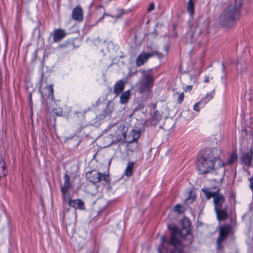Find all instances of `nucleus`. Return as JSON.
Masks as SVG:
<instances>
[{
    "label": "nucleus",
    "instance_id": "f257e3e1",
    "mask_svg": "<svg viewBox=\"0 0 253 253\" xmlns=\"http://www.w3.org/2000/svg\"><path fill=\"white\" fill-rule=\"evenodd\" d=\"M170 239L167 241L165 236L161 237V244L158 248L159 253H185L184 246L179 238H176L178 230L176 227L169 228Z\"/></svg>",
    "mask_w": 253,
    "mask_h": 253
},
{
    "label": "nucleus",
    "instance_id": "f03ea898",
    "mask_svg": "<svg viewBox=\"0 0 253 253\" xmlns=\"http://www.w3.org/2000/svg\"><path fill=\"white\" fill-rule=\"evenodd\" d=\"M242 6L241 0H236L234 3L228 5L219 16L220 24L226 27L234 25L240 18Z\"/></svg>",
    "mask_w": 253,
    "mask_h": 253
},
{
    "label": "nucleus",
    "instance_id": "7ed1b4c3",
    "mask_svg": "<svg viewBox=\"0 0 253 253\" xmlns=\"http://www.w3.org/2000/svg\"><path fill=\"white\" fill-rule=\"evenodd\" d=\"M220 150L217 148L207 149L197 162V169L200 174L210 172L215 161L219 162Z\"/></svg>",
    "mask_w": 253,
    "mask_h": 253
},
{
    "label": "nucleus",
    "instance_id": "20e7f679",
    "mask_svg": "<svg viewBox=\"0 0 253 253\" xmlns=\"http://www.w3.org/2000/svg\"><path fill=\"white\" fill-rule=\"evenodd\" d=\"M204 31L202 30L197 24L189 26L184 37L185 42L186 43H193L197 40L199 36Z\"/></svg>",
    "mask_w": 253,
    "mask_h": 253
},
{
    "label": "nucleus",
    "instance_id": "39448f33",
    "mask_svg": "<svg viewBox=\"0 0 253 253\" xmlns=\"http://www.w3.org/2000/svg\"><path fill=\"white\" fill-rule=\"evenodd\" d=\"M110 135L118 141L126 139V129L123 124H116L111 126L110 129Z\"/></svg>",
    "mask_w": 253,
    "mask_h": 253
},
{
    "label": "nucleus",
    "instance_id": "423d86ee",
    "mask_svg": "<svg viewBox=\"0 0 253 253\" xmlns=\"http://www.w3.org/2000/svg\"><path fill=\"white\" fill-rule=\"evenodd\" d=\"M231 226L229 225L221 226L219 231V236L216 241V249L221 250L223 248V242L226 240L228 236L231 233Z\"/></svg>",
    "mask_w": 253,
    "mask_h": 253
},
{
    "label": "nucleus",
    "instance_id": "0eeeda50",
    "mask_svg": "<svg viewBox=\"0 0 253 253\" xmlns=\"http://www.w3.org/2000/svg\"><path fill=\"white\" fill-rule=\"evenodd\" d=\"M150 71H144V80L139 84V91L140 93L148 91L153 85L154 78Z\"/></svg>",
    "mask_w": 253,
    "mask_h": 253
},
{
    "label": "nucleus",
    "instance_id": "6e6552de",
    "mask_svg": "<svg viewBox=\"0 0 253 253\" xmlns=\"http://www.w3.org/2000/svg\"><path fill=\"white\" fill-rule=\"evenodd\" d=\"M155 55H156L159 58H162L165 56V54L159 53L156 51H152L149 53L142 52L136 58V65L137 66L142 65L150 57H152Z\"/></svg>",
    "mask_w": 253,
    "mask_h": 253
},
{
    "label": "nucleus",
    "instance_id": "1a4fd4ad",
    "mask_svg": "<svg viewBox=\"0 0 253 253\" xmlns=\"http://www.w3.org/2000/svg\"><path fill=\"white\" fill-rule=\"evenodd\" d=\"M224 164L219 160V167L211 171L210 173L212 174L213 180L217 183H221L223 177L224 175L225 169Z\"/></svg>",
    "mask_w": 253,
    "mask_h": 253
},
{
    "label": "nucleus",
    "instance_id": "9d476101",
    "mask_svg": "<svg viewBox=\"0 0 253 253\" xmlns=\"http://www.w3.org/2000/svg\"><path fill=\"white\" fill-rule=\"evenodd\" d=\"M181 224L182 227L180 230H179L176 226H172V227H176L178 230L176 238H178L179 237L183 238L190 233V221L187 218H183L181 220ZM169 228H172V227L169 225Z\"/></svg>",
    "mask_w": 253,
    "mask_h": 253
},
{
    "label": "nucleus",
    "instance_id": "9b49d317",
    "mask_svg": "<svg viewBox=\"0 0 253 253\" xmlns=\"http://www.w3.org/2000/svg\"><path fill=\"white\" fill-rule=\"evenodd\" d=\"M162 116L160 112L156 110L154 112L153 114L152 115L151 117L150 118L147 120H145V119H143L141 118V120L142 122H144L145 125L146 126H156L160 121L162 120Z\"/></svg>",
    "mask_w": 253,
    "mask_h": 253
},
{
    "label": "nucleus",
    "instance_id": "f8f14e48",
    "mask_svg": "<svg viewBox=\"0 0 253 253\" xmlns=\"http://www.w3.org/2000/svg\"><path fill=\"white\" fill-rule=\"evenodd\" d=\"M102 173L96 170L89 171L86 173V177L90 182L96 183L102 179Z\"/></svg>",
    "mask_w": 253,
    "mask_h": 253
},
{
    "label": "nucleus",
    "instance_id": "ddd939ff",
    "mask_svg": "<svg viewBox=\"0 0 253 253\" xmlns=\"http://www.w3.org/2000/svg\"><path fill=\"white\" fill-rule=\"evenodd\" d=\"M253 160V152L251 149L248 152H243L240 157L241 163L245 164L247 166H251Z\"/></svg>",
    "mask_w": 253,
    "mask_h": 253
},
{
    "label": "nucleus",
    "instance_id": "4468645a",
    "mask_svg": "<svg viewBox=\"0 0 253 253\" xmlns=\"http://www.w3.org/2000/svg\"><path fill=\"white\" fill-rule=\"evenodd\" d=\"M114 110V104L111 101H109L105 108L103 110L102 113L97 116L99 119H103L107 116H110Z\"/></svg>",
    "mask_w": 253,
    "mask_h": 253
},
{
    "label": "nucleus",
    "instance_id": "2eb2a0df",
    "mask_svg": "<svg viewBox=\"0 0 253 253\" xmlns=\"http://www.w3.org/2000/svg\"><path fill=\"white\" fill-rule=\"evenodd\" d=\"M225 198L219 191L218 193H216V195L213 199L214 209L223 208V206Z\"/></svg>",
    "mask_w": 253,
    "mask_h": 253
},
{
    "label": "nucleus",
    "instance_id": "dca6fc26",
    "mask_svg": "<svg viewBox=\"0 0 253 253\" xmlns=\"http://www.w3.org/2000/svg\"><path fill=\"white\" fill-rule=\"evenodd\" d=\"M174 120L170 118H166L165 119L163 124L159 126V127L164 129L166 131H169L174 127Z\"/></svg>",
    "mask_w": 253,
    "mask_h": 253
},
{
    "label": "nucleus",
    "instance_id": "f3484780",
    "mask_svg": "<svg viewBox=\"0 0 253 253\" xmlns=\"http://www.w3.org/2000/svg\"><path fill=\"white\" fill-rule=\"evenodd\" d=\"M217 218L219 221L225 220L228 216L227 212V206H225L223 208L215 209Z\"/></svg>",
    "mask_w": 253,
    "mask_h": 253
},
{
    "label": "nucleus",
    "instance_id": "a211bd4d",
    "mask_svg": "<svg viewBox=\"0 0 253 253\" xmlns=\"http://www.w3.org/2000/svg\"><path fill=\"white\" fill-rule=\"evenodd\" d=\"M72 18L75 20L81 21L83 20V11L81 7H77L73 10Z\"/></svg>",
    "mask_w": 253,
    "mask_h": 253
},
{
    "label": "nucleus",
    "instance_id": "6ab92c4d",
    "mask_svg": "<svg viewBox=\"0 0 253 253\" xmlns=\"http://www.w3.org/2000/svg\"><path fill=\"white\" fill-rule=\"evenodd\" d=\"M66 36L65 31L61 29H56L53 33V41L57 42L60 41Z\"/></svg>",
    "mask_w": 253,
    "mask_h": 253
},
{
    "label": "nucleus",
    "instance_id": "aec40b11",
    "mask_svg": "<svg viewBox=\"0 0 253 253\" xmlns=\"http://www.w3.org/2000/svg\"><path fill=\"white\" fill-rule=\"evenodd\" d=\"M69 205L76 209L83 210L84 209V202L80 199L69 201Z\"/></svg>",
    "mask_w": 253,
    "mask_h": 253
},
{
    "label": "nucleus",
    "instance_id": "412c9836",
    "mask_svg": "<svg viewBox=\"0 0 253 253\" xmlns=\"http://www.w3.org/2000/svg\"><path fill=\"white\" fill-rule=\"evenodd\" d=\"M125 84V82L122 80L118 81L114 85V93L118 95L124 90Z\"/></svg>",
    "mask_w": 253,
    "mask_h": 253
},
{
    "label": "nucleus",
    "instance_id": "4be33fe9",
    "mask_svg": "<svg viewBox=\"0 0 253 253\" xmlns=\"http://www.w3.org/2000/svg\"><path fill=\"white\" fill-rule=\"evenodd\" d=\"M64 183L63 186H61V190L62 193L67 192L68 190L70 187V177L67 174H65L64 176Z\"/></svg>",
    "mask_w": 253,
    "mask_h": 253
},
{
    "label": "nucleus",
    "instance_id": "5701e85b",
    "mask_svg": "<svg viewBox=\"0 0 253 253\" xmlns=\"http://www.w3.org/2000/svg\"><path fill=\"white\" fill-rule=\"evenodd\" d=\"M130 96V91L126 90L122 93L120 96V102L122 104H126L129 100Z\"/></svg>",
    "mask_w": 253,
    "mask_h": 253
},
{
    "label": "nucleus",
    "instance_id": "b1692460",
    "mask_svg": "<svg viewBox=\"0 0 253 253\" xmlns=\"http://www.w3.org/2000/svg\"><path fill=\"white\" fill-rule=\"evenodd\" d=\"M181 115L183 118L185 119L187 121L192 120L196 116L190 110L182 111L181 113Z\"/></svg>",
    "mask_w": 253,
    "mask_h": 253
},
{
    "label": "nucleus",
    "instance_id": "393cba45",
    "mask_svg": "<svg viewBox=\"0 0 253 253\" xmlns=\"http://www.w3.org/2000/svg\"><path fill=\"white\" fill-rule=\"evenodd\" d=\"M7 170L6 169L5 162L0 156V178L5 176L6 175Z\"/></svg>",
    "mask_w": 253,
    "mask_h": 253
},
{
    "label": "nucleus",
    "instance_id": "a878e982",
    "mask_svg": "<svg viewBox=\"0 0 253 253\" xmlns=\"http://www.w3.org/2000/svg\"><path fill=\"white\" fill-rule=\"evenodd\" d=\"M202 191L204 193L207 199H210L211 197H213L214 199L216 195V193H218V192L219 191V190L218 189L215 192H211L209 191L208 189H202Z\"/></svg>",
    "mask_w": 253,
    "mask_h": 253
},
{
    "label": "nucleus",
    "instance_id": "bb28decb",
    "mask_svg": "<svg viewBox=\"0 0 253 253\" xmlns=\"http://www.w3.org/2000/svg\"><path fill=\"white\" fill-rule=\"evenodd\" d=\"M133 166V162H130L128 164L125 171V174L127 176H130L132 175Z\"/></svg>",
    "mask_w": 253,
    "mask_h": 253
},
{
    "label": "nucleus",
    "instance_id": "cd10ccee",
    "mask_svg": "<svg viewBox=\"0 0 253 253\" xmlns=\"http://www.w3.org/2000/svg\"><path fill=\"white\" fill-rule=\"evenodd\" d=\"M184 93L182 92L181 93H179L176 92L173 95V97L174 98H177V101L178 103H180L182 102L184 99Z\"/></svg>",
    "mask_w": 253,
    "mask_h": 253
},
{
    "label": "nucleus",
    "instance_id": "c85d7f7f",
    "mask_svg": "<svg viewBox=\"0 0 253 253\" xmlns=\"http://www.w3.org/2000/svg\"><path fill=\"white\" fill-rule=\"evenodd\" d=\"M173 211L176 212L181 214L184 212V209L181 205L178 204L174 206Z\"/></svg>",
    "mask_w": 253,
    "mask_h": 253
},
{
    "label": "nucleus",
    "instance_id": "c756f323",
    "mask_svg": "<svg viewBox=\"0 0 253 253\" xmlns=\"http://www.w3.org/2000/svg\"><path fill=\"white\" fill-rule=\"evenodd\" d=\"M237 159V155L236 153H232L227 161V164L231 165Z\"/></svg>",
    "mask_w": 253,
    "mask_h": 253
},
{
    "label": "nucleus",
    "instance_id": "7c9ffc66",
    "mask_svg": "<svg viewBox=\"0 0 253 253\" xmlns=\"http://www.w3.org/2000/svg\"><path fill=\"white\" fill-rule=\"evenodd\" d=\"M187 10L190 14L192 15L194 12V3L193 0H189L187 6Z\"/></svg>",
    "mask_w": 253,
    "mask_h": 253
},
{
    "label": "nucleus",
    "instance_id": "2f4dec72",
    "mask_svg": "<svg viewBox=\"0 0 253 253\" xmlns=\"http://www.w3.org/2000/svg\"><path fill=\"white\" fill-rule=\"evenodd\" d=\"M212 97L213 96L211 92L208 93L207 94L206 96L201 100V101L202 102H204V104H206L210 100H211Z\"/></svg>",
    "mask_w": 253,
    "mask_h": 253
},
{
    "label": "nucleus",
    "instance_id": "473e14b6",
    "mask_svg": "<svg viewBox=\"0 0 253 253\" xmlns=\"http://www.w3.org/2000/svg\"><path fill=\"white\" fill-rule=\"evenodd\" d=\"M131 135L133 137V140L130 141L132 142V141L136 140L138 139L140 136V131L138 130H133L131 132Z\"/></svg>",
    "mask_w": 253,
    "mask_h": 253
},
{
    "label": "nucleus",
    "instance_id": "72a5a7b5",
    "mask_svg": "<svg viewBox=\"0 0 253 253\" xmlns=\"http://www.w3.org/2000/svg\"><path fill=\"white\" fill-rule=\"evenodd\" d=\"M245 97L249 101H253V90H250L245 94Z\"/></svg>",
    "mask_w": 253,
    "mask_h": 253
},
{
    "label": "nucleus",
    "instance_id": "f704fd0d",
    "mask_svg": "<svg viewBox=\"0 0 253 253\" xmlns=\"http://www.w3.org/2000/svg\"><path fill=\"white\" fill-rule=\"evenodd\" d=\"M46 89L49 91V96H51V97H52L53 95V84H50L49 86H47Z\"/></svg>",
    "mask_w": 253,
    "mask_h": 253
},
{
    "label": "nucleus",
    "instance_id": "c9c22d12",
    "mask_svg": "<svg viewBox=\"0 0 253 253\" xmlns=\"http://www.w3.org/2000/svg\"><path fill=\"white\" fill-rule=\"evenodd\" d=\"M202 102L200 101L195 103L194 104V105L193 106V109L195 111H196L197 112H199L200 110L199 106L202 104Z\"/></svg>",
    "mask_w": 253,
    "mask_h": 253
},
{
    "label": "nucleus",
    "instance_id": "e433bc0d",
    "mask_svg": "<svg viewBox=\"0 0 253 253\" xmlns=\"http://www.w3.org/2000/svg\"><path fill=\"white\" fill-rule=\"evenodd\" d=\"M62 193L63 194V198H64V201L68 203V204H69V201H72V200L70 199V198L69 196V195L67 194V192Z\"/></svg>",
    "mask_w": 253,
    "mask_h": 253
},
{
    "label": "nucleus",
    "instance_id": "4c0bfd02",
    "mask_svg": "<svg viewBox=\"0 0 253 253\" xmlns=\"http://www.w3.org/2000/svg\"><path fill=\"white\" fill-rule=\"evenodd\" d=\"M194 199H195V197L194 196L192 197V198H191V197L189 196V197H188L187 198H186L185 200V202L187 204H190V203L193 202V201H194Z\"/></svg>",
    "mask_w": 253,
    "mask_h": 253
},
{
    "label": "nucleus",
    "instance_id": "58836bf2",
    "mask_svg": "<svg viewBox=\"0 0 253 253\" xmlns=\"http://www.w3.org/2000/svg\"><path fill=\"white\" fill-rule=\"evenodd\" d=\"M154 7L155 6L154 4L153 3H150V4L149 5V7L147 8L148 11H151L153 10L154 9Z\"/></svg>",
    "mask_w": 253,
    "mask_h": 253
},
{
    "label": "nucleus",
    "instance_id": "ea45409f",
    "mask_svg": "<svg viewBox=\"0 0 253 253\" xmlns=\"http://www.w3.org/2000/svg\"><path fill=\"white\" fill-rule=\"evenodd\" d=\"M102 179L104 180L106 182H108V179H109V177L106 174H102Z\"/></svg>",
    "mask_w": 253,
    "mask_h": 253
},
{
    "label": "nucleus",
    "instance_id": "a19ab883",
    "mask_svg": "<svg viewBox=\"0 0 253 253\" xmlns=\"http://www.w3.org/2000/svg\"><path fill=\"white\" fill-rule=\"evenodd\" d=\"M165 51V55L167 54L168 51H169V46L167 44L165 45L164 47Z\"/></svg>",
    "mask_w": 253,
    "mask_h": 253
},
{
    "label": "nucleus",
    "instance_id": "79ce46f5",
    "mask_svg": "<svg viewBox=\"0 0 253 253\" xmlns=\"http://www.w3.org/2000/svg\"><path fill=\"white\" fill-rule=\"evenodd\" d=\"M38 31V32H39V34H38V37L39 38L40 35V30L37 27L35 29H34V32H35L36 31Z\"/></svg>",
    "mask_w": 253,
    "mask_h": 253
},
{
    "label": "nucleus",
    "instance_id": "37998d69",
    "mask_svg": "<svg viewBox=\"0 0 253 253\" xmlns=\"http://www.w3.org/2000/svg\"><path fill=\"white\" fill-rule=\"evenodd\" d=\"M205 82L206 83H208L209 82V77H206V79L205 80Z\"/></svg>",
    "mask_w": 253,
    "mask_h": 253
},
{
    "label": "nucleus",
    "instance_id": "c03bdc74",
    "mask_svg": "<svg viewBox=\"0 0 253 253\" xmlns=\"http://www.w3.org/2000/svg\"><path fill=\"white\" fill-rule=\"evenodd\" d=\"M192 88V86L191 85H188L186 87V90H187V89H191Z\"/></svg>",
    "mask_w": 253,
    "mask_h": 253
},
{
    "label": "nucleus",
    "instance_id": "a18cd8bd",
    "mask_svg": "<svg viewBox=\"0 0 253 253\" xmlns=\"http://www.w3.org/2000/svg\"><path fill=\"white\" fill-rule=\"evenodd\" d=\"M104 15H103L99 20L98 21H101L104 18Z\"/></svg>",
    "mask_w": 253,
    "mask_h": 253
},
{
    "label": "nucleus",
    "instance_id": "49530a36",
    "mask_svg": "<svg viewBox=\"0 0 253 253\" xmlns=\"http://www.w3.org/2000/svg\"><path fill=\"white\" fill-rule=\"evenodd\" d=\"M143 108V105H140V107H139V108L140 109H141V108Z\"/></svg>",
    "mask_w": 253,
    "mask_h": 253
},
{
    "label": "nucleus",
    "instance_id": "de8ad7c7",
    "mask_svg": "<svg viewBox=\"0 0 253 253\" xmlns=\"http://www.w3.org/2000/svg\"><path fill=\"white\" fill-rule=\"evenodd\" d=\"M140 113L142 114V115H144L145 114L144 113V112H140Z\"/></svg>",
    "mask_w": 253,
    "mask_h": 253
},
{
    "label": "nucleus",
    "instance_id": "09e8293b",
    "mask_svg": "<svg viewBox=\"0 0 253 253\" xmlns=\"http://www.w3.org/2000/svg\"><path fill=\"white\" fill-rule=\"evenodd\" d=\"M136 113H139V112H138V111H137L136 110H135V111H134V114H135Z\"/></svg>",
    "mask_w": 253,
    "mask_h": 253
},
{
    "label": "nucleus",
    "instance_id": "8fccbe9b",
    "mask_svg": "<svg viewBox=\"0 0 253 253\" xmlns=\"http://www.w3.org/2000/svg\"><path fill=\"white\" fill-rule=\"evenodd\" d=\"M123 57H124V56H123V55H121V56H120V58H123Z\"/></svg>",
    "mask_w": 253,
    "mask_h": 253
}]
</instances>
